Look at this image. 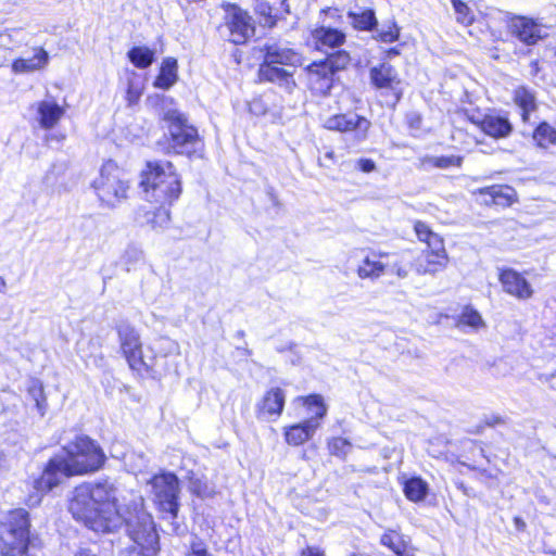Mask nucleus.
<instances>
[{
  "label": "nucleus",
  "mask_w": 556,
  "mask_h": 556,
  "mask_svg": "<svg viewBox=\"0 0 556 556\" xmlns=\"http://www.w3.org/2000/svg\"><path fill=\"white\" fill-rule=\"evenodd\" d=\"M228 40L235 45L245 43L255 34L253 18L237 5H228L224 17Z\"/></svg>",
  "instance_id": "nucleus-9"
},
{
  "label": "nucleus",
  "mask_w": 556,
  "mask_h": 556,
  "mask_svg": "<svg viewBox=\"0 0 556 556\" xmlns=\"http://www.w3.org/2000/svg\"><path fill=\"white\" fill-rule=\"evenodd\" d=\"M12 70L17 74L30 73L35 70V63L33 59H17L14 61Z\"/></svg>",
  "instance_id": "nucleus-41"
},
{
  "label": "nucleus",
  "mask_w": 556,
  "mask_h": 556,
  "mask_svg": "<svg viewBox=\"0 0 556 556\" xmlns=\"http://www.w3.org/2000/svg\"><path fill=\"white\" fill-rule=\"evenodd\" d=\"M324 128L340 132H355L357 140H363L367 136L370 127V122L365 117L358 116L355 113L349 114H334L323 121Z\"/></svg>",
  "instance_id": "nucleus-11"
},
{
  "label": "nucleus",
  "mask_w": 556,
  "mask_h": 556,
  "mask_svg": "<svg viewBox=\"0 0 556 556\" xmlns=\"http://www.w3.org/2000/svg\"><path fill=\"white\" fill-rule=\"evenodd\" d=\"M152 491L160 508L176 518L178 513L179 483L174 473L154 476L151 480Z\"/></svg>",
  "instance_id": "nucleus-7"
},
{
  "label": "nucleus",
  "mask_w": 556,
  "mask_h": 556,
  "mask_svg": "<svg viewBox=\"0 0 556 556\" xmlns=\"http://www.w3.org/2000/svg\"><path fill=\"white\" fill-rule=\"evenodd\" d=\"M36 407H37V412H40L41 415L45 414L43 413L45 405L42 403H40L38 399H37Z\"/></svg>",
  "instance_id": "nucleus-53"
},
{
  "label": "nucleus",
  "mask_w": 556,
  "mask_h": 556,
  "mask_svg": "<svg viewBox=\"0 0 556 556\" xmlns=\"http://www.w3.org/2000/svg\"><path fill=\"white\" fill-rule=\"evenodd\" d=\"M130 62L138 68H146L154 61V52L148 47H134L128 51Z\"/></svg>",
  "instance_id": "nucleus-32"
},
{
  "label": "nucleus",
  "mask_w": 556,
  "mask_h": 556,
  "mask_svg": "<svg viewBox=\"0 0 556 556\" xmlns=\"http://www.w3.org/2000/svg\"><path fill=\"white\" fill-rule=\"evenodd\" d=\"M258 76L262 81L278 84L288 90L294 86L292 72L287 68L278 67L274 63H268L266 61L261 64Z\"/></svg>",
  "instance_id": "nucleus-20"
},
{
  "label": "nucleus",
  "mask_w": 556,
  "mask_h": 556,
  "mask_svg": "<svg viewBox=\"0 0 556 556\" xmlns=\"http://www.w3.org/2000/svg\"><path fill=\"white\" fill-rule=\"evenodd\" d=\"M422 255L424 261L416 266V273L418 275L435 276L438 273L445 270L448 266L450 256L447 251H441V253L422 251Z\"/></svg>",
  "instance_id": "nucleus-21"
},
{
  "label": "nucleus",
  "mask_w": 556,
  "mask_h": 556,
  "mask_svg": "<svg viewBox=\"0 0 556 556\" xmlns=\"http://www.w3.org/2000/svg\"><path fill=\"white\" fill-rule=\"evenodd\" d=\"M533 140L543 149L556 143V130L547 123H541L534 130Z\"/></svg>",
  "instance_id": "nucleus-33"
},
{
  "label": "nucleus",
  "mask_w": 556,
  "mask_h": 556,
  "mask_svg": "<svg viewBox=\"0 0 556 556\" xmlns=\"http://www.w3.org/2000/svg\"><path fill=\"white\" fill-rule=\"evenodd\" d=\"M319 424L315 420H304L302 422L285 427L286 442L293 446L302 445L313 438Z\"/></svg>",
  "instance_id": "nucleus-19"
},
{
  "label": "nucleus",
  "mask_w": 556,
  "mask_h": 556,
  "mask_svg": "<svg viewBox=\"0 0 556 556\" xmlns=\"http://www.w3.org/2000/svg\"><path fill=\"white\" fill-rule=\"evenodd\" d=\"M285 402V391L280 388H271L257 405L258 416L279 417L283 410Z\"/></svg>",
  "instance_id": "nucleus-18"
},
{
  "label": "nucleus",
  "mask_w": 556,
  "mask_h": 556,
  "mask_svg": "<svg viewBox=\"0 0 556 556\" xmlns=\"http://www.w3.org/2000/svg\"><path fill=\"white\" fill-rule=\"evenodd\" d=\"M463 157L460 156H439L434 160V165L439 168H447L451 166H457L459 167L462 165Z\"/></svg>",
  "instance_id": "nucleus-42"
},
{
  "label": "nucleus",
  "mask_w": 556,
  "mask_h": 556,
  "mask_svg": "<svg viewBox=\"0 0 556 556\" xmlns=\"http://www.w3.org/2000/svg\"><path fill=\"white\" fill-rule=\"evenodd\" d=\"M500 281L506 293L519 300H528L533 294L530 283L521 274L514 269L502 270L500 274Z\"/></svg>",
  "instance_id": "nucleus-14"
},
{
  "label": "nucleus",
  "mask_w": 556,
  "mask_h": 556,
  "mask_svg": "<svg viewBox=\"0 0 556 556\" xmlns=\"http://www.w3.org/2000/svg\"><path fill=\"white\" fill-rule=\"evenodd\" d=\"M30 520L27 511H10L0 527V552L4 556L23 555L29 543Z\"/></svg>",
  "instance_id": "nucleus-5"
},
{
  "label": "nucleus",
  "mask_w": 556,
  "mask_h": 556,
  "mask_svg": "<svg viewBox=\"0 0 556 556\" xmlns=\"http://www.w3.org/2000/svg\"><path fill=\"white\" fill-rule=\"evenodd\" d=\"M458 324L469 326L473 329H478L484 326L482 317L478 313V311L469 306L465 307V309L463 311L462 315L459 316Z\"/></svg>",
  "instance_id": "nucleus-36"
},
{
  "label": "nucleus",
  "mask_w": 556,
  "mask_h": 556,
  "mask_svg": "<svg viewBox=\"0 0 556 556\" xmlns=\"http://www.w3.org/2000/svg\"><path fill=\"white\" fill-rule=\"evenodd\" d=\"M300 556H324V555L319 549L308 547L305 551H303Z\"/></svg>",
  "instance_id": "nucleus-49"
},
{
  "label": "nucleus",
  "mask_w": 556,
  "mask_h": 556,
  "mask_svg": "<svg viewBox=\"0 0 556 556\" xmlns=\"http://www.w3.org/2000/svg\"><path fill=\"white\" fill-rule=\"evenodd\" d=\"M68 509L94 532H114L125 525L138 545L150 548L156 543L152 517L141 507V502H134L132 507L122 511L116 504V489L109 481L75 488Z\"/></svg>",
  "instance_id": "nucleus-1"
},
{
  "label": "nucleus",
  "mask_w": 556,
  "mask_h": 556,
  "mask_svg": "<svg viewBox=\"0 0 556 556\" xmlns=\"http://www.w3.org/2000/svg\"><path fill=\"white\" fill-rule=\"evenodd\" d=\"M64 139V136L61 134H51L50 136L46 137V140L48 143L51 141H55L56 143H60Z\"/></svg>",
  "instance_id": "nucleus-50"
},
{
  "label": "nucleus",
  "mask_w": 556,
  "mask_h": 556,
  "mask_svg": "<svg viewBox=\"0 0 556 556\" xmlns=\"http://www.w3.org/2000/svg\"><path fill=\"white\" fill-rule=\"evenodd\" d=\"M456 20L463 25H470L473 22V16L468 5L462 0H451Z\"/></svg>",
  "instance_id": "nucleus-38"
},
{
  "label": "nucleus",
  "mask_w": 556,
  "mask_h": 556,
  "mask_svg": "<svg viewBox=\"0 0 556 556\" xmlns=\"http://www.w3.org/2000/svg\"><path fill=\"white\" fill-rule=\"evenodd\" d=\"M503 21L509 34L527 46H533L547 36L545 27L538 20L505 13Z\"/></svg>",
  "instance_id": "nucleus-8"
},
{
  "label": "nucleus",
  "mask_w": 556,
  "mask_h": 556,
  "mask_svg": "<svg viewBox=\"0 0 556 556\" xmlns=\"http://www.w3.org/2000/svg\"><path fill=\"white\" fill-rule=\"evenodd\" d=\"M481 129L494 138L506 137L511 131V125L507 118L502 116H485L480 123Z\"/></svg>",
  "instance_id": "nucleus-24"
},
{
  "label": "nucleus",
  "mask_w": 556,
  "mask_h": 556,
  "mask_svg": "<svg viewBox=\"0 0 556 556\" xmlns=\"http://www.w3.org/2000/svg\"><path fill=\"white\" fill-rule=\"evenodd\" d=\"M264 61L275 65L296 67L302 65V55L282 43H267L264 47Z\"/></svg>",
  "instance_id": "nucleus-13"
},
{
  "label": "nucleus",
  "mask_w": 556,
  "mask_h": 556,
  "mask_svg": "<svg viewBox=\"0 0 556 556\" xmlns=\"http://www.w3.org/2000/svg\"><path fill=\"white\" fill-rule=\"evenodd\" d=\"M356 167L363 173H371L376 169V164L370 159H359L356 162Z\"/></svg>",
  "instance_id": "nucleus-45"
},
{
  "label": "nucleus",
  "mask_w": 556,
  "mask_h": 556,
  "mask_svg": "<svg viewBox=\"0 0 556 556\" xmlns=\"http://www.w3.org/2000/svg\"><path fill=\"white\" fill-rule=\"evenodd\" d=\"M3 463H4V458L2 455H0V469L2 468Z\"/></svg>",
  "instance_id": "nucleus-57"
},
{
  "label": "nucleus",
  "mask_w": 556,
  "mask_h": 556,
  "mask_svg": "<svg viewBox=\"0 0 556 556\" xmlns=\"http://www.w3.org/2000/svg\"><path fill=\"white\" fill-rule=\"evenodd\" d=\"M194 492L200 496H210L212 495V491L207 490V488H200L195 482L192 483Z\"/></svg>",
  "instance_id": "nucleus-48"
},
{
  "label": "nucleus",
  "mask_w": 556,
  "mask_h": 556,
  "mask_svg": "<svg viewBox=\"0 0 556 556\" xmlns=\"http://www.w3.org/2000/svg\"><path fill=\"white\" fill-rule=\"evenodd\" d=\"M348 16L352 26L358 30H372L378 23L375 11L371 9L364 10L361 13L350 11Z\"/></svg>",
  "instance_id": "nucleus-27"
},
{
  "label": "nucleus",
  "mask_w": 556,
  "mask_h": 556,
  "mask_svg": "<svg viewBox=\"0 0 556 556\" xmlns=\"http://www.w3.org/2000/svg\"><path fill=\"white\" fill-rule=\"evenodd\" d=\"M397 53H399V52H397V50H396V49H391V50L389 51V54H397Z\"/></svg>",
  "instance_id": "nucleus-58"
},
{
  "label": "nucleus",
  "mask_w": 556,
  "mask_h": 556,
  "mask_svg": "<svg viewBox=\"0 0 556 556\" xmlns=\"http://www.w3.org/2000/svg\"><path fill=\"white\" fill-rule=\"evenodd\" d=\"M370 79L377 88L390 89L394 92L396 101L400 99L402 92L399 89L401 80L395 68L387 63L370 70Z\"/></svg>",
  "instance_id": "nucleus-16"
},
{
  "label": "nucleus",
  "mask_w": 556,
  "mask_h": 556,
  "mask_svg": "<svg viewBox=\"0 0 556 556\" xmlns=\"http://www.w3.org/2000/svg\"><path fill=\"white\" fill-rule=\"evenodd\" d=\"M121 349L129 367L136 371L148 370V364L143 359L142 344L137 330L128 324L117 327Z\"/></svg>",
  "instance_id": "nucleus-10"
},
{
  "label": "nucleus",
  "mask_w": 556,
  "mask_h": 556,
  "mask_svg": "<svg viewBox=\"0 0 556 556\" xmlns=\"http://www.w3.org/2000/svg\"><path fill=\"white\" fill-rule=\"evenodd\" d=\"M351 448V443L343 438L337 437L328 441V450L331 455L345 457Z\"/></svg>",
  "instance_id": "nucleus-39"
},
{
  "label": "nucleus",
  "mask_w": 556,
  "mask_h": 556,
  "mask_svg": "<svg viewBox=\"0 0 556 556\" xmlns=\"http://www.w3.org/2000/svg\"><path fill=\"white\" fill-rule=\"evenodd\" d=\"M479 192L489 197V199L484 200L486 204L502 206L509 205L515 195V190L508 186H491L480 189Z\"/></svg>",
  "instance_id": "nucleus-25"
},
{
  "label": "nucleus",
  "mask_w": 556,
  "mask_h": 556,
  "mask_svg": "<svg viewBox=\"0 0 556 556\" xmlns=\"http://www.w3.org/2000/svg\"><path fill=\"white\" fill-rule=\"evenodd\" d=\"M92 187L104 205L115 207L127 199L130 184L125 173L113 161H108Z\"/></svg>",
  "instance_id": "nucleus-6"
},
{
  "label": "nucleus",
  "mask_w": 556,
  "mask_h": 556,
  "mask_svg": "<svg viewBox=\"0 0 556 556\" xmlns=\"http://www.w3.org/2000/svg\"><path fill=\"white\" fill-rule=\"evenodd\" d=\"M414 230L418 240L426 243L427 249L425 251L431 253L446 251L444 239L439 233L434 232L426 223L421 220L415 222Z\"/></svg>",
  "instance_id": "nucleus-22"
},
{
  "label": "nucleus",
  "mask_w": 556,
  "mask_h": 556,
  "mask_svg": "<svg viewBox=\"0 0 556 556\" xmlns=\"http://www.w3.org/2000/svg\"><path fill=\"white\" fill-rule=\"evenodd\" d=\"M5 292H7V281L2 276H0V293H5Z\"/></svg>",
  "instance_id": "nucleus-52"
},
{
  "label": "nucleus",
  "mask_w": 556,
  "mask_h": 556,
  "mask_svg": "<svg viewBox=\"0 0 556 556\" xmlns=\"http://www.w3.org/2000/svg\"><path fill=\"white\" fill-rule=\"evenodd\" d=\"M148 223L152 228H163L169 222V211L166 205H160L153 213H148Z\"/></svg>",
  "instance_id": "nucleus-37"
},
{
  "label": "nucleus",
  "mask_w": 556,
  "mask_h": 556,
  "mask_svg": "<svg viewBox=\"0 0 556 556\" xmlns=\"http://www.w3.org/2000/svg\"><path fill=\"white\" fill-rule=\"evenodd\" d=\"M325 159L329 160V161H333L334 159V152L333 151H327L325 153Z\"/></svg>",
  "instance_id": "nucleus-54"
},
{
  "label": "nucleus",
  "mask_w": 556,
  "mask_h": 556,
  "mask_svg": "<svg viewBox=\"0 0 556 556\" xmlns=\"http://www.w3.org/2000/svg\"><path fill=\"white\" fill-rule=\"evenodd\" d=\"M76 556H96L90 549L84 548L80 549Z\"/></svg>",
  "instance_id": "nucleus-51"
},
{
  "label": "nucleus",
  "mask_w": 556,
  "mask_h": 556,
  "mask_svg": "<svg viewBox=\"0 0 556 556\" xmlns=\"http://www.w3.org/2000/svg\"><path fill=\"white\" fill-rule=\"evenodd\" d=\"M387 271L396 275L401 279H404L408 276V270L400 262L388 264Z\"/></svg>",
  "instance_id": "nucleus-43"
},
{
  "label": "nucleus",
  "mask_w": 556,
  "mask_h": 556,
  "mask_svg": "<svg viewBox=\"0 0 556 556\" xmlns=\"http://www.w3.org/2000/svg\"><path fill=\"white\" fill-rule=\"evenodd\" d=\"M64 450L66 457L55 456L46 466L41 478L37 480V492L52 490L64 478L97 471L105 462L100 445L86 435L76 437Z\"/></svg>",
  "instance_id": "nucleus-2"
},
{
  "label": "nucleus",
  "mask_w": 556,
  "mask_h": 556,
  "mask_svg": "<svg viewBox=\"0 0 556 556\" xmlns=\"http://www.w3.org/2000/svg\"><path fill=\"white\" fill-rule=\"evenodd\" d=\"M312 39L316 49H334L341 47L346 39L342 30L329 26H319L312 30Z\"/></svg>",
  "instance_id": "nucleus-17"
},
{
  "label": "nucleus",
  "mask_w": 556,
  "mask_h": 556,
  "mask_svg": "<svg viewBox=\"0 0 556 556\" xmlns=\"http://www.w3.org/2000/svg\"><path fill=\"white\" fill-rule=\"evenodd\" d=\"M304 406L307 407L311 416L306 420H315L320 425V420L327 415V405L318 394H312L303 399Z\"/></svg>",
  "instance_id": "nucleus-28"
},
{
  "label": "nucleus",
  "mask_w": 556,
  "mask_h": 556,
  "mask_svg": "<svg viewBox=\"0 0 556 556\" xmlns=\"http://www.w3.org/2000/svg\"><path fill=\"white\" fill-rule=\"evenodd\" d=\"M138 459H139V464H136L134 466V469L138 470V471H142L143 469H146L148 467V459L146 458V456L143 454H139Z\"/></svg>",
  "instance_id": "nucleus-47"
},
{
  "label": "nucleus",
  "mask_w": 556,
  "mask_h": 556,
  "mask_svg": "<svg viewBox=\"0 0 556 556\" xmlns=\"http://www.w3.org/2000/svg\"><path fill=\"white\" fill-rule=\"evenodd\" d=\"M37 111L40 114V125L45 128L54 127L65 114V108L61 106L52 98L42 100Z\"/></svg>",
  "instance_id": "nucleus-23"
},
{
  "label": "nucleus",
  "mask_w": 556,
  "mask_h": 556,
  "mask_svg": "<svg viewBox=\"0 0 556 556\" xmlns=\"http://www.w3.org/2000/svg\"><path fill=\"white\" fill-rule=\"evenodd\" d=\"M49 54L43 48H37V70L48 64Z\"/></svg>",
  "instance_id": "nucleus-46"
},
{
  "label": "nucleus",
  "mask_w": 556,
  "mask_h": 556,
  "mask_svg": "<svg viewBox=\"0 0 556 556\" xmlns=\"http://www.w3.org/2000/svg\"><path fill=\"white\" fill-rule=\"evenodd\" d=\"M333 72L344 70L351 62V56L345 50H339L323 61Z\"/></svg>",
  "instance_id": "nucleus-34"
},
{
  "label": "nucleus",
  "mask_w": 556,
  "mask_h": 556,
  "mask_svg": "<svg viewBox=\"0 0 556 556\" xmlns=\"http://www.w3.org/2000/svg\"><path fill=\"white\" fill-rule=\"evenodd\" d=\"M187 556H213L205 545V543L198 538H193L190 543V551Z\"/></svg>",
  "instance_id": "nucleus-40"
},
{
  "label": "nucleus",
  "mask_w": 556,
  "mask_h": 556,
  "mask_svg": "<svg viewBox=\"0 0 556 556\" xmlns=\"http://www.w3.org/2000/svg\"><path fill=\"white\" fill-rule=\"evenodd\" d=\"M334 73L323 61L314 62L307 66L309 88L318 94H327L333 84Z\"/></svg>",
  "instance_id": "nucleus-15"
},
{
  "label": "nucleus",
  "mask_w": 556,
  "mask_h": 556,
  "mask_svg": "<svg viewBox=\"0 0 556 556\" xmlns=\"http://www.w3.org/2000/svg\"><path fill=\"white\" fill-rule=\"evenodd\" d=\"M161 114L162 119L167 123L169 149L177 154L195 153L201 143L198 130L188 123L172 99L162 100Z\"/></svg>",
  "instance_id": "nucleus-4"
},
{
  "label": "nucleus",
  "mask_w": 556,
  "mask_h": 556,
  "mask_svg": "<svg viewBox=\"0 0 556 556\" xmlns=\"http://www.w3.org/2000/svg\"><path fill=\"white\" fill-rule=\"evenodd\" d=\"M389 256V252L370 251L364 256L356 269L358 278L371 281L378 280L387 273L388 263L382 262V260Z\"/></svg>",
  "instance_id": "nucleus-12"
},
{
  "label": "nucleus",
  "mask_w": 556,
  "mask_h": 556,
  "mask_svg": "<svg viewBox=\"0 0 556 556\" xmlns=\"http://www.w3.org/2000/svg\"><path fill=\"white\" fill-rule=\"evenodd\" d=\"M140 187L147 201L170 205L181 194V179L170 162L149 161L141 172Z\"/></svg>",
  "instance_id": "nucleus-3"
},
{
  "label": "nucleus",
  "mask_w": 556,
  "mask_h": 556,
  "mask_svg": "<svg viewBox=\"0 0 556 556\" xmlns=\"http://www.w3.org/2000/svg\"><path fill=\"white\" fill-rule=\"evenodd\" d=\"M404 493L412 502L422 501L428 493V484L421 478H412L405 482Z\"/></svg>",
  "instance_id": "nucleus-29"
},
{
  "label": "nucleus",
  "mask_w": 556,
  "mask_h": 556,
  "mask_svg": "<svg viewBox=\"0 0 556 556\" xmlns=\"http://www.w3.org/2000/svg\"><path fill=\"white\" fill-rule=\"evenodd\" d=\"M380 543L396 555L403 554L407 549V542L404 536L395 530L386 531L380 538Z\"/></svg>",
  "instance_id": "nucleus-30"
},
{
  "label": "nucleus",
  "mask_w": 556,
  "mask_h": 556,
  "mask_svg": "<svg viewBox=\"0 0 556 556\" xmlns=\"http://www.w3.org/2000/svg\"><path fill=\"white\" fill-rule=\"evenodd\" d=\"M397 556H415V555L412 553H407V551L405 549V552L403 554H399Z\"/></svg>",
  "instance_id": "nucleus-56"
},
{
  "label": "nucleus",
  "mask_w": 556,
  "mask_h": 556,
  "mask_svg": "<svg viewBox=\"0 0 556 556\" xmlns=\"http://www.w3.org/2000/svg\"><path fill=\"white\" fill-rule=\"evenodd\" d=\"M141 96V90L136 88L134 84L128 85L127 89V101L129 105L136 104Z\"/></svg>",
  "instance_id": "nucleus-44"
},
{
  "label": "nucleus",
  "mask_w": 556,
  "mask_h": 556,
  "mask_svg": "<svg viewBox=\"0 0 556 556\" xmlns=\"http://www.w3.org/2000/svg\"><path fill=\"white\" fill-rule=\"evenodd\" d=\"M324 12L331 13V16H333V13H337L338 10L337 9L332 10V9L328 8L327 10H324Z\"/></svg>",
  "instance_id": "nucleus-55"
},
{
  "label": "nucleus",
  "mask_w": 556,
  "mask_h": 556,
  "mask_svg": "<svg viewBox=\"0 0 556 556\" xmlns=\"http://www.w3.org/2000/svg\"><path fill=\"white\" fill-rule=\"evenodd\" d=\"M515 102L522 111L521 116L523 121H526L529 113L535 109V98L533 93L525 87L516 89Z\"/></svg>",
  "instance_id": "nucleus-31"
},
{
  "label": "nucleus",
  "mask_w": 556,
  "mask_h": 556,
  "mask_svg": "<svg viewBox=\"0 0 556 556\" xmlns=\"http://www.w3.org/2000/svg\"><path fill=\"white\" fill-rule=\"evenodd\" d=\"M400 37V27L395 24V22H389L382 25L381 28L376 29L375 38L386 42L391 43L399 39Z\"/></svg>",
  "instance_id": "nucleus-35"
},
{
  "label": "nucleus",
  "mask_w": 556,
  "mask_h": 556,
  "mask_svg": "<svg viewBox=\"0 0 556 556\" xmlns=\"http://www.w3.org/2000/svg\"><path fill=\"white\" fill-rule=\"evenodd\" d=\"M177 80V61L167 58L163 61L159 76L154 86L162 89L170 88Z\"/></svg>",
  "instance_id": "nucleus-26"
}]
</instances>
